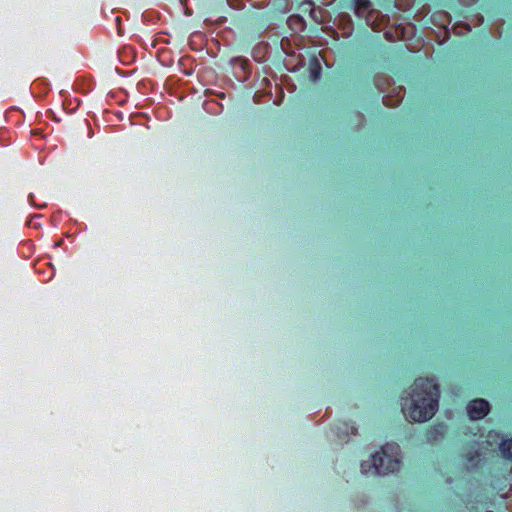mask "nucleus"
<instances>
[{
  "label": "nucleus",
  "mask_w": 512,
  "mask_h": 512,
  "mask_svg": "<svg viewBox=\"0 0 512 512\" xmlns=\"http://www.w3.org/2000/svg\"><path fill=\"white\" fill-rule=\"evenodd\" d=\"M438 397V386L433 380L417 379L412 386L410 402L403 406L405 416L416 422L429 420L438 408Z\"/></svg>",
  "instance_id": "1"
},
{
  "label": "nucleus",
  "mask_w": 512,
  "mask_h": 512,
  "mask_svg": "<svg viewBox=\"0 0 512 512\" xmlns=\"http://www.w3.org/2000/svg\"><path fill=\"white\" fill-rule=\"evenodd\" d=\"M399 447L396 444H387L380 452L373 455V469L377 474L394 472L399 467Z\"/></svg>",
  "instance_id": "2"
},
{
  "label": "nucleus",
  "mask_w": 512,
  "mask_h": 512,
  "mask_svg": "<svg viewBox=\"0 0 512 512\" xmlns=\"http://www.w3.org/2000/svg\"><path fill=\"white\" fill-rule=\"evenodd\" d=\"M467 410L471 419H481L488 413L489 404L483 399L473 400L468 405Z\"/></svg>",
  "instance_id": "3"
},
{
  "label": "nucleus",
  "mask_w": 512,
  "mask_h": 512,
  "mask_svg": "<svg viewBox=\"0 0 512 512\" xmlns=\"http://www.w3.org/2000/svg\"><path fill=\"white\" fill-rule=\"evenodd\" d=\"M500 451L504 458L512 459V439L503 441L500 444Z\"/></svg>",
  "instance_id": "4"
},
{
  "label": "nucleus",
  "mask_w": 512,
  "mask_h": 512,
  "mask_svg": "<svg viewBox=\"0 0 512 512\" xmlns=\"http://www.w3.org/2000/svg\"><path fill=\"white\" fill-rule=\"evenodd\" d=\"M372 467H373V458L371 459V461H367V462L364 461L361 464V471L363 474L374 475L376 473Z\"/></svg>",
  "instance_id": "5"
}]
</instances>
